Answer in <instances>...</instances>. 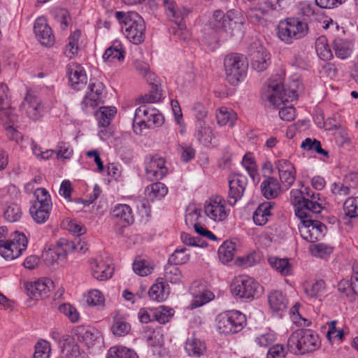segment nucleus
I'll list each match as a JSON object with an SVG mask.
<instances>
[{
	"mask_svg": "<svg viewBox=\"0 0 358 358\" xmlns=\"http://www.w3.org/2000/svg\"><path fill=\"white\" fill-rule=\"evenodd\" d=\"M297 98L294 90L285 89L282 78H271L262 92V99L271 105L279 108V117L281 120L290 122L295 117V108L292 106H282L285 103L292 102Z\"/></svg>",
	"mask_w": 358,
	"mask_h": 358,
	"instance_id": "nucleus-1",
	"label": "nucleus"
},
{
	"mask_svg": "<svg viewBox=\"0 0 358 358\" xmlns=\"http://www.w3.org/2000/svg\"><path fill=\"white\" fill-rule=\"evenodd\" d=\"M115 17L121 24L122 32L129 42L139 45L144 41L145 24L137 13L117 11Z\"/></svg>",
	"mask_w": 358,
	"mask_h": 358,
	"instance_id": "nucleus-2",
	"label": "nucleus"
},
{
	"mask_svg": "<svg viewBox=\"0 0 358 358\" xmlns=\"http://www.w3.org/2000/svg\"><path fill=\"white\" fill-rule=\"evenodd\" d=\"M291 202L294 206L295 215L299 218L306 217V212L320 213L322 209L320 201V194L313 192L308 187L292 189L290 192Z\"/></svg>",
	"mask_w": 358,
	"mask_h": 358,
	"instance_id": "nucleus-3",
	"label": "nucleus"
},
{
	"mask_svg": "<svg viewBox=\"0 0 358 358\" xmlns=\"http://www.w3.org/2000/svg\"><path fill=\"white\" fill-rule=\"evenodd\" d=\"M287 345L292 350H297L300 353L311 352L320 346V341L317 333L310 329H298L289 336Z\"/></svg>",
	"mask_w": 358,
	"mask_h": 358,
	"instance_id": "nucleus-4",
	"label": "nucleus"
},
{
	"mask_svg": "<svg viewBox=\"0 0 358 358\" xmlns=\"http://www.w3.org/2000/svg\"><path fill=\"white\" fill-rule=\"evenodd\" d=\"M246 324V317L241 312L232 310L220 313L216 317V327L222 334H234L241 331Z\"/></svg>",
	"mask_w": 358,
	"mask_h": 358,
	"instance_id": "nucleus-5",
	"label": "nucleus"
},
{
	"mask_svg": "<svg viewBox=\"0 0 358 358\" xmlns=\"http://www.w3.org/2000/svg\"><path fill=\"white\" fill-rule=\"evenodd\" d=\"M27 244L24 234L15 231L8 239L0 238V255L9 261L17 259L27 250Z\"/></svg>",
	"mask_w": 358,
	"mask_h": 358,
	"instance_id": "nucleus-6",
	"label": "nucleus"
},
{
	"mask_svg": "<svg viewBox=\"0 0 358 358\" xmlns=\"http://www.w3.org/2000/svg\"><path fill=\"white\" fill-rule=\"evenodd\" d=\"M308 25L306 22L296 18H287L280 21L278 26L279 38L287 44H291L295 40L300 39L308 33Z\"/></svg>",
	"mask_w": 358,
	"mask_h": 358,
	"instance_id": "nucleus-7",
	"label": "nucleus"
},
{
	"mask_svg": "<svg viewBox=\"0 0 358 358\" xmlns=\"http://www.w3.org/2000/svg\"><path fill=\"white\" fill-rule=\"evenodd\" d=\"M224 68L227 80L235 85L245 77L248 64L242 55L231 53L224 57Z\"/></svg>",
	"mask_w": 358,
	"mask_h": 358,
	"instance_id": "nucleus-8",
	"label": "nucleus"
},
{
	"mask_svg": "<svg viewBox=\"0 0 358 358\" xmlns=\"http://www.w3.org/2000/svg\"><path fill=\"white\" fill-rule=\"evenodd\" d=\"M162 1L167 17L173 21L177 27V30L174 32V35L180 40L185 41L188 38L189 34L186 29L185 24L182 21L189 14V10L185 7H179L173 0Z\"/></svg>",
	"mask_w": 358,
	"mask_h": 358,
	"instance_id": "nucleus-9",
	"label": "nucleus"
},
{
	"mask_svg": "<svg viewBox=\"0 0 358 358\" xmlns=\"http://www.w3.org/2000/svg\"><path fill=\"white\" fill-rule=\"evenodd\" d=\"M212 24L217 30L232 34L235 29H241L243 21L240 13L234 10H230L226 14L220 10L213 13Z\"/></svg>",
	"mask_w": 358,
	"mask_h": 358,
	"instance_id": "nucleus-10",
	"label": "nucleus"
},
{
	"mask_svg": "<svg viewBox=\"0 0 358 358\" xmlns=\"http://www.w3.org/2000/svg\"><path fill=\"white\" fill-rule=\"evenodd\" d=\"M312 212H306V217L299 218V234L305 241L313 243L322 238L327 231L326 226L318 220H313L310 218Z\"/></svg>",
	"mask_w": 358,
	"mask_h": 358,
	"instance_id": "nucleus-11",
	"label": "nucleus"
},
{
	"mask_svg": "<svg viewBox=\"0 0 358 358\" xmlns=\"http://www.w3.org/2000/svg\"><path fill=\"white\" fill-rule=\"evenodd\" d=\"M164 121L162 114L154 107L141 106L136 109L134 117V127L138 125L141 129L160 127Z\"/></svg>",
	"mask_w": 358,
	"mask_h": 358,
	"instance_id": "nucleus-12",
	"label": "nucleus"
},
{
	"mask_svg": "<svg viewBox=\"0 0 358 358\" xmlns=\"http://www.w3.org/2000/svg\"><path fill=\"white\" fill-rule=\"evenodd\" d=\"M104 85L102 83L90 82L86 94L80 102L81 110L87 115L94 113L96 107L103 101Z\"/></svg>",
	"mask_w": 358,
	"mask_h": 358,
	"instance_id": "nucleus-13",
	"label": "nucleus"
},
{
	"mask_svg": "<svg viewBox=\"0 0 358 358\" xmlns=\"http://www.w3.org/2000/svg\"><path fill=\"white\" fill-rule=\"evenodd\" d=\"M258 283L248 275L236 277L231 285V293L236 296L244 299L252 300L255 297Z\"/></svg>",
	"mask_w": 358,
	"mask_h": 358,
	"instance_id": "nucleus-14",
	"label": "nucleus"
},
{
	"mask_svg": "<svg viewBox=\"0 0 358 358\" xmlns=\"http://www.w3.org/2000/svg\"><path fill=\"white\" fill-rule=\"evenodd\" d=\"M248 55L252 68L258 72L264 71L271 64L269 52L258 41H255L250 45Z\"/></svg>",
	"mask_w": 358,
	"mask_h": 358,
	"instance_id": "nucleus-15",
	"label": "nucleus"
},
{
	"mask_svg": "<svg viewBox=\"0 0 358 358\" xmlns=\"http://www.w3.org/2000/svg\"><path fill=\"white\" fill-rule=\"evenodd\" d=\"M203 210L206 215L215 222H222L229 214V209L226 208V201L220 196H214L205 202Z\"/></svg>",
	"mask_w": 358,
	"mask_h": 358,
	"instance_id": "nucleus-16",
	"label": "nucleus"
},
{
	"mask_svg": "<svg viewBox=\"0 0 358 358\" xmlns=\"http://www.w3.org/2000/svg\"><path fill=\"white\" fill-rule=\"evenodd\" d=\"M165 159L158 155L148 156L145 161V176L150 181L162 179L168 173Z\"/></svg>",
	"mask_w": 358,
	"mask_h": 358,
	"instance_id": "nucleus-17",
	"label": "nucleus"
},
{
	"mask_svg": "<svg viewBox=\"0 0 358 358\" xmlns=\"http://www.w3.org/2000/svg\"><path fill=\"white\" fill-rule=\"evenodd\" d=\"M73 336L88 348H93L102 342L101 332L91 326L79 325L72 330Z\"/></svg>",
	"mask_w": 358,
	"mask_h": 358,
	"instance_id": "nucleus-18",
	"label": "nucleus"
},
{
	"mask_svg": "<svg viewBox=\"0 0 358 358\" xmlns=\"http://www.w3.org/2000/svg\"><path fill=\"white\" fill-rule=\"evenodd\" d=\"M50 335L63 348V351L67 352L69 358H87V355L83 351H80L78 345L74 343L73 338L69 335L61 336L60 332L57 329H52Z\"/></svg>",
	"mask_w": 358,
	"mask_h": 358,
	"instance_id": "nucleus-19",
	"label": "nucleus"
},
{
	"mask_svg": "<svg viewBox=\"0 0 358 358\" xmlns=\"http://www.w3.org/2000/svg\"><path fill=\"white\" fill-rule=\"evenodd\" d=\"M71 249L80 250L82 252L87 250V248H84L83 245H81L80 248H78V245H75L73 242L61 240L58 242V244L56 247L52 249H50L48 251H46L43 255V257L45 258V261L50 262V263H59L60 261H63L65 259L68 252Z\"/></svg>",
	"mask_w": 358,
	"mask_h": 358,
	"instance_id": "nucleus-20",
	"label": "nucleus"
},
{
	"mask_svg": "<svg viewBox=\"0 0 358 358\" xmlns=\"http://www.w3.org/2000/svg\"><path fill=\"white\" fill-rule=\"evenodd\" d=\"M248 179L245 176L241 173L231 174L229 178V192L228 203L230 206H234L241 199L245 192Z\"/></svg>",
	"mask_w": 358,
	"mask_h": 358,
	"instance_id": "nucleus-21",
	"label": "nucleus"
},
{
	"mask_svg": "<svg viewBox=\"0 0 358 358\" xmlns=\"http://www.w3.org/2000/svg\"><path fill=\"white\" fill-rule=\"evenodd\" d=\"M278 171L279 179L282 187L288 189L296 180V169L294 164L286 159H279L274 162Z\"/></svg>",
	"mask_w": 358,
	"mask_h": 358,
	"instance_id": "nucleus-22",
	"label": "nucleus"
},
{
	"mask_svg": "<svg viewBox=\"0 0 358 358\" xmlns=\"http://www.w3.org/2000/svg\"><path fill=\"white\" fill-rule=\"evenodd\" d=\"M27 294L32 299H38L48 296L54 287L53 282L48 278H40L29 282L25 285Z\"/></svg>",
	"mask_w": 358,
	"mask_h": 358,
	"instance_id": "nucleus-23",
	"label": "nucleus"
},
{
	"mask_svg": "<svg viewBox=\"0 0 358 358\" xmlns=\"http://www.w3.org/2000/svg\"><path fill=\"white\" fill-rule=\"evenodd\" d=\"M22 110L33 120H39L43 113L41 99L32 92H28L22 103Z\"/></svg>",
	"mask_w": 358,
	"mask_h": 358,
	"instance_id": "nucleus-24",
	"label": "nucleus"
},
{
	"mask_svg": "<svg viewBox=\"0 0 358 358\" xmlns=\"http://www.w3.org/2000/svg\"><path fill=\"white\" fill-rule=\"evenodd\" d=\"M66 73L70 85L75 90L82 89L87 83V75L83 67L75 62L67 66Z\"/></svg>",
	"mask_w": 358,
	"mask_h": 358,
	"instance_id": "nucleus-25",
	"label": "nucleus"
},
{
	"mask_svg": "<svg viewBox=\"0 0 358 358\" xmlns=\"http://www.w3.org/2000/svg\"><path fill=\"white\" fill-rule=\"evenodd\" d=\"M34 31L40 43L45 46L54 44L55 36L50 26L44 17H38L34 23Z\"/></svg>",
	"mask_w": 358,
	"mask_h": 358,
	"instance_id": "nucleus-26",
	"label": "nucleus"
},
{
	"mask_svg": "<svg viewBox=\"0 0 358 358\" xmlns=\"http://www.w3.org/2000/svg\"><path fill=\"white\" fill-rule=\"evenodd\" d=\"M92 275L98 280H106L112 277L114 268L110 259H95L91 263Z\"/></svg>",
	"mask_w": 358,
	"mask_h": 358,
	"instance_id": "nucleus-27",
	"label": "nucleus"
},
{
	"mask_svg": "<svg viewBox=\"0 0 358 358\" xmlns=\"http://www.w3.org/2000/svg\"><path fill=\"white\" fill-rule=\"evenodd\" d=\"M8 90L6 85L0 84V120L6 123L13 122L15 120L13 110L10 107Z\"/></svg>",
	"mask_w": 358,
	"mask_h": 358,
	"instance_id": "nucleus-28",
	"label": "nucleus"
},
{
	"mask_svg": "<svg viewBox=\"0 0 358 358\" xmlns=\"http://www.w3.org/2000/svg\"><path fill=\"white\" fill-rule=\"evenodd\" d=\"M282 185L277 178L267 176L260 185L262 195L267 199L278 197L282 192Z\"/></svg>",
	"mask_w": 358,
	"mask_h": 358,
	"instance_id": "nucleus-29",
	"label": "nucleus"
},
{
	"mask_svg": "<svg viewBox=\"0 0 358 358\" xmlns=\"http://www.w3.org/2000/svg\"><path fill=\"white\" fill-rule=\"evenodd\" d=\"M111 216L123 227L134 222V216L131 207L127 204H116L111 211Z\"/></svg>",
	"mask_w": 358,
	"mask_h": 358,
	"instance_id": "nucleus-30",
	"label": "nucleus"
},
{
	"mask_svg": "<svg viewBox=\"0 0 358 358\" xmlns=\"http://www.w3.org/2000/svg\"><path fill=\"white\" fill-rule=\"evenodd\" d=\"M269 308L274 313L285 310L288 305V299L285 294L280 290H272L267 296Z\"/></svg>",
	"mask_w": 358,
	"mask_h": 358,
	"instance_id": "nucleus-31",
	"label": "nucleus"
},
{
	"mask_svg": "<svg viewBox=\"0 0 358 358\" xmlns=\"http://www.w3.org/2000/svg\"><path fill=\"white\" fill-rule=\"evenodd\" d=\"M125 50L120 41L115 40L112 45L106 50L103 55L105 62H114L115 60L122 62L124 59Z\"/></svg>",
	"mask_w": 358,
	"mask_h": 358,
	"instance_id": "nucleus-32",
	"label": "nucleus"
},
{
	"mask_svg": "<svg viewBox=\"0 0 358 358\" xmlns=\"http://www.w3.org/2000/svg\"><path fill=\"white\" fill-rule=\"evenodd\" d=\"M275 205L274 202L266 201L261 203L253 213L252 219L255 224L264 225L271 215V210Z\"/></svg>",
	"mask_w": 358,
	"mask_h": 358,
	"instance_id": "nucleus-33",
	"label": "nucleus"
},
{
	"mask_svg": "<svg viewBox=\"0 0 358 358\" xmlns=\"http://www.w3.org/2000/svg\"><path fill=\"white\" fill-rule=\"evenodd\" d=\"M357 178V175L350 173L345 177L344 183L334 182L331 187V191L336 197L346 196L350 194V190L355 188V186L348 184L349 181Z\"/></svg>",
	"mask_w": 358,
	"mask_h": 358,
	"instance_id": "nucleus-34",
	"label": "nucleus"
},
{
	"mask_svg": "<svg viewBox=\"0 0 358 358\" xmlns=\"http://www.w3.org/2000/svg\"><path fill=\"white\" fill-rule=\"evenodd\" d=\"M169 286L162 280H157L156 283L150 288L149 296L157 301H164L169 294Z\"/></svg>",
	"mask_w": 358,
	"mask_h": 358,
	"instance_id": "nucleus-35",
	"label": "nucleus"
},
{
	"mask_svg": "<svg viewBox=\"0 0 358 358\" xmlns=\"http://www.w3.org/2000/svg\"><path fill=\"white\" fill-rule=\"evenodd\" d=\"M194 135L198 141L204 145L210 144L213 138V130L204 120L196 122Z\"/></svg>",
	"mask_w": 358,
	"mask_h": 358,
	"instance_id": "nucleus-36",
	"label": "nucleus"
},
{
	"mask_svg": "<svg viewBox=\"0 0 358 358\" xmlns=\"http://www.w3.org/2000/svg\"><path fill=\"white\" fill-rule=\"evenodd\" d=\"M52 206L31 205L29 213L34 220L38 224L45 223L49 218Z\"/></svg>",
	"mask_w": 358,
	"mask_h": 358,
	"instance_id": "nucleus-37",
	"label": "nucleus"
},
{
	"mask_svg": "<svg viewBox=\"0 0 358 358\" xmlns=\"http://www.w3.org/2000/svg\"><path fill=\"white\" fill-rule=\"evenodd\" d=\"M217 124L221 126L229 124L233 127L237 118L236 113L230 108L220 107L216 113Z\"/></svg>",
	"mask_w": 358,
	"mask_h": 358,
	"instance_id": "nucleus-38",
	"label": "nucleus"
},
{
	"mask_svg": "<svg viewBox=\"0 0 358 358\" xmlns=\"http://www.w3.org/2000/svg\"><path fill=\"white\" fill-rule=\"evenodd\" d=\"M117 113V109L114 106L101 107L96 113V120L99 126L108 127Z\"/></svg>",
	"mask_w": 358,
	"mask_h": 358,
	"instance_id": "nucleus-39",
	"label": "nucleus"
},
{
	"mask_svg": "<svg viewBox=\"0 0 358 358\" xmlns=\"http://www.w3.org/2000/svg\"><path fill=\"white\" fill-rule=\"evenodd\" d=\"M325 282L322 280L304 285V292L310 299H315L325 294Z\"/></svg>",
	"mask_w": 358,
	"mask_h": 358,
	"instance_id": "nucleus-40",
	"label": "nucleus"
},
{
	"mask_svg": "<svg viewBox=\"0 0 358 358\" xmlns=\"http://www.w3.org/2000/svg\"><path fill=\"white\" fill-rule=\"evenodd\" d=\"M168 193L167 187L162 182H157L148 185L145 189V195L148 199L153 201L164 198Z\"/></svg>",
	"mask_w": 358,
	"mask_h": 358,
	"instance_id": "nucleus-41",
	"label": "nucleus"
},
{
	"mask_svg": "<svg viewBox=\"0 0 358 358\" xmlns=\"http://www.w3.org/2000/svg\"><path fill=\"white\" fill-rule=\"evenodd\" d=\"M315 50L318 57L324 61L333 58V52L329 45L327 38L324 36L318 37L315 41Z\"/></svg>",
	"mask_w": 358,
	"mask_h": 358,
	"instance_id": "nucleus-42",
	"label": "nucleus"
},
{
	"mask_svg": "<svg viewBox=\"0 0 358 358\" xmlns=\"http://www.w3.org/2000/svg\"><path fill=\"white\" fill-rule=\"evenodd\" d=\"M268 262L271 266L282 275H289L292 273V267L287 258H278L277 257H269Z\"/></svg>",
	"mask_w": 358,
	"mask_h": 358,
	"instance_id": "nucleus-43",
	"label": "nucleus"
},
{
	"mask_svg": "<svg viewBox=\"0 0 358 358\" xmlns=\"http://www.w3.org/2000/svg\"><path fill=\"white\" fill-rule=\"evenodd\" d=\"M185 349L189 356L199 357L205 352L206 346L200 340L192 336L187 338Z\"/></svg>",
	"mask_w": 358,
	"mask_h": 358,
	"instance_id": "nucleus-44",
	"label": "nucleus"
},
{
	"mask_svg": "<svg viewBox=\"0 0 358 358\" xmlns=\"http://www.w3.org/2000/svg\"><path fill=\"white\" fill-rule=\"evenodd\" d=\"M334 50L336 56L341 59L348 58L352 53V47L350 43L343 38H336L334 41Z\"/></svg>",
	"mask_w": 358,
	"mask_h": 358,
	"instance_id": "nucleus-45",
	"label": "nucleus"
},
{
	"mask_svg": "<svg viewBox=\"0 0 358 358\" xmlns=\"http://www.w3.org/2000/svg\"><path fill=\"white\" fill-rule=\"evenodd\" d=\"M81 36L80 30L76 29L73 31L69 36V42L66 45L64 53L66 57L71 59L78 52V42Z\"/></svg>",
	"mask_w": 358,
	"mask_h": 358,
	"instance_id": "nucleus-46",
	"label": "nucleus"
},
{
	"mask_svg": "<svg viewBox=\"0 0 358 358\" xmlns=\"http://www.w3.org/2000/svg\"><path fill=\"white\" fill-rule=\"evenodd\" d=\"M164 275L166 281L173 284L180 283L183 279V275L177 265L169 262L164 266Z\"/></svg>",
	"mask_w": 358,
	"mask_h": 358,
	"instance_id": "nucleus-47",
	"label": "nucleus"
},
{
	"mask_svg": "<svg viewBox=\"0 0 358 358\" xmlns=\"http://www.w3.org/2000/svg\"><path fill=\"white\" fill-rule=\"evenodd\" d=\"M242 164L254 182L259 181V176L255 157L251 152H247L243 157Z\"/></svg>",
	"mask_w": 358,
	"mask_h": 358,
	"instance_id": "nucleus-48",
	"label": "nucleus"
},
{
	"mask_svg": "<svg viewBox=\"0 0 358 358\" xmlns=\"http://www.w3.org/2000/svg\"><path fill=\"white\" fill-rule=\"evenodd\" d=\"M189 258V250L184 246H179L169 256L168 262L178 266L187 263Z\"/></svg>",
	"mask_w": 358,
	"mask_h": 358,
	"instance_id": "nucleus-49",
	"label": "nucleus"
},
{
	"mask_svg": "<svg viewBox=\"0 0 358 358\" xmlns=\"http://www.w3.org/2000/svg\"><path fill=\"white\" fill-rule=\"evenodd\" d=\"M235 249V244L233 242L224 241L218 248L219 259L224 264L230 262L234 256Z\"/></svg>",
	"mask_w": 358,
	"mask_h": 358,
	"instance_id": "nucleus-50",
	"label": "nucleus"
},
{
	"mask_svg": "<svg viewBox=\"0 0 358 358\" xmlns=\"http://www.w3.org/2000/svg\"><path fill=\"white\" fill-rule=\"evenodd\" d=\"M155 264L152 262L145 259H137L133 263V270L138 275L147 276L153 271Z\"/></svg>",
	"mask_w": 358,
	"mask_h": 358,
	"instance_id": "nucleus-51",
	"label": "nucleus"
},
{
	"mask_svg": "<svg viewBox=\"0 0 358 358\" xmlns=\"http://www.w3.org/2000/svg\"><path fill=\"white\" fill-rule=\"evenodd\" d=\"M22 211L15 203H7L3 210V217L9 222H15L20 220Z\"/></svg>",
	"mask_w": 358,
	"mask_h": 358,
	"instance_id": "nucleus-52",
	"label": "nucleus"
},
{
	"mask_svg": "<svg viewBox=\"0 0 358 358\" xmlns=\"http://www.w3.org/2000/svg\"><path fill=\"white\" fill-rule=\"evenodd\" d=\"M110 329L115 336H124L130 331L131 325L125 320L115 317Z\"/></svg>",
	"mask_w": 358,
	"mask_h": 358,
	"instance_id": "nucleus-53",
	"label": "nucleus"
},
{
	"mask_svg": "<svg viewBox=\"0 0 358 358\" xmlns=\"http://www.w3.org/2000/svg\"><path fill=\"white\" fill-rule=\"evenodd\" d=\"M58 310L64 314L72 323H77L80 320V315L77 308L69 303H64L59 305Z\"/></svg>",
	"mask_w": 358,
	"mask_h": 358,
	"instance_id": "nucleus-54",
	"label": "nucleus"
},
{
	"mask_svg": "<svg viewBox=\"0 0 358 358\" xmlns=\"http://www.w3.org/2000/svg\"><path fill=\"white\" fill-rule=\"evenodd\" d=\"M334 249L331 245L322 243L313 245L310 248V251L316 257L326 259L333 253Z\"/></svg>",
	"mask_w": 358,
	"mask_h": 358,
	"instance_id": "nucleus-55",
	"label": "nucleus"
},
{
	"mask_svg": "<svg viewBox=\"0 0 358 358\" xmlns=\"http://www.w3.org/2000/svg\"><path fill=\"white\" fill-rule=\"evenodd\" d=\"M62 227L76 236H81L86 233V228L79 222L69 218L64 219L62 222Z\"/></svg>",
	"mask_w": 358,
	"mask_h": 358,
	"instance_id": "nucleus-56",
	"label": "nucleus"
},
{
	"mask_svg": "<svg viewBox=\"0 0 358 358\" xmlns=\"http://www.w3.org/2000/svg\"><path fill=\"white\" fill-rule=\"evenodd\" d=\"M154 320L157 321L160 324L168 322L174 314L173 308L161 306L157 308H154Z\"/></svg>",
	"mask_w": 358,
	"mask_h": 358,
	"instance_id": "nucleus-57",
	"label": "nucleus"
},
{
	"mask_svg": "<svg viewBox=\"0 0 358 358\" xmlns=\"http://www.w3.org/2000/svg\"><path fill=\"white\" fill-rule=\"evenodd\" d=\"M301 148L306 150H314L318 154L328 157L329 153L327 150L322 149L320 141L310 138H306L301 145Z\"/></svg>",
	"mask_w": 358,
	"mask_h": 358,
	"instance_id": "nucleus-58",
	"label": "nucleus"
},
{
	"mask_svg": "<svg viewBox=\"0 0 358 358\" xmlns=\"http://www.w3.org/2000/svg\"><path fill=\"white\" fill-rule=\"evenodd\" d=\"M343 210L346 216L350 218L358 217V196L349 197L343 203Z\"/></svg>",
	"mask_w": 358,
	"mask_h": 358,
	"instance_id": "nucleus-59",
	"label": "nucleus"
},
{
	"mask_svg": "<svg viewBox=\"0 0 358 358\" xmlns=\"http://www.w3.org/2000/svg\"><path fill=\"white\" fill-rule=\"evenodd\" d=\"M255 343L262 348H267L276 341V334L271 330H268L255 337Z\"/></svg>",
	"mask_w": 358,
	"mask_h": 358,
	"instance_id": "nucleus-60",
	"label": "nucleus"
},
{
	"mask_svg": "<svg viewBox=\"0 0 358 358\" xmlns=\"http://www.w3.org/2000/svg\"><path fill=\"white\" fill-rule=\"evenodd\" d=\"M86 302L91 306H103L105 298L103 294L98 289L90 290L86 295Z\"/></svg>",
	"mask_w": 358,
	"mask_h": 358,
	"instance_id": "nucleus-61",
	"label": "nucleus"
},
{
	"mask_svg": "<svg viewBox=\"0 0 358 358\" xmlns=\"http://www.w3.org/2000/svg\"><path fill=\"white\" fill-rule=\"evenodd\" d=\"M36 201L32 205H40L52 206L51 197L49 192L45 188H37L34 192Z\"/></svg>",
	"mask_w": 358,
	"mask_h": 358,
	"instance_id": "nucleus-62",
	"label": "nucleus"
},
{
	"mask_svg": "<svg viewBox=\"0 0 358 358\" xmlns=\"http://www.w3.org/2000/svg\"><path fill=\"white\" fill-rule=\"evenodd\" d=\"M215 298L214 294L209 291L205 290L202 292L198 294L191 303V306L192 308L200 307L210 301H211Z\"/></svg>",
	"mask_w": 358,
	"mask_h": 358,
	"instance_id": "nucleus-63",
	"label": "nucleus"
},
{
	"mask_svg": "<svg viewBox=\"0 0 358 358\" xmlns=\"http://www.w3.org/2000/svg\"><path fill=\"white\" fill-rule=\"evenodd\" d=\"M34 358H49L50 354V345L45 341L37 343L35 347Z\"/></svg>",
	"mask_w": 358,
	"mask_h": 358,
	"instance_id": "nucleus-64",
	"label": "nucleus"
}]
</instances>
